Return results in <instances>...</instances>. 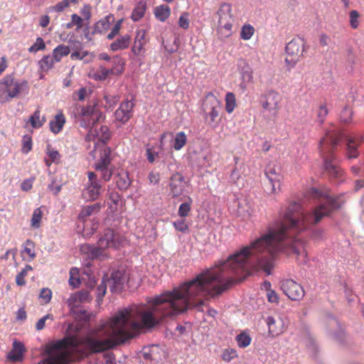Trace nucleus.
Wrapping results in <instances>:
<instances>
[{
    "label": "nucleus",
    "instance_id": "1",
    "mask_svg": "<svg viewBox=\"0 0 364 364\" xmlns=\"http://www.w3.org/2000/svg\"><path fill=\"white\" fill-rule=\"evenodd\" d=\"M323 218V201L311 213H305L299 203H291L283 218L270 225L266 233L226 260L152 297L147 305L119 311L99 326L92 336L66 337L48 344L46 348L48 357L38 364H67L72 353H97L124 343L132 337L131 329L152 328L188 310L203 311L208 301L220 296L235 282L230 274L242 275L244 279L252 271L262 270L269 275L282 252L295 254L301 262L306 263L304 242L295 235Z\"/></svg>",
    "mask_w": 364,
    "mask_h": 364
},
{
    "label": "nucleus",
    "instance_id": "2",
    "mask_svg": "<svg viewBox=\"0 0 364 364\" xmlns=\"http://www.w3.org/2000/svg\"><path fill=\"white\" fill-rule=\"evenodd\" d=\"M344 138L347 140L348 157L349 159L358 157V151L357 149L364 141L362 134H356L347 136L344 134L343 129H335L328 131L319 144L320 151L324 160L325 170L331 177L334 178H341L343 175V171L333 156V151Z\"/></svg>",
    "mask_w": 364,
    "mask_h": 364
},
{
    "label": "nucleus",
    "instance_id": "3",
    "mask_svg": "<svg viewBox=\"0 0 364 364\" xmlns=\"http://www.w3.org/2000/svg\"><path fill=\"white\" fill-rule=\"evenodd\" d=\"M122 243L121 236L113 230L107 229L100 236L97 246L84 245L81 246V252L86 253L91 258H97L103 255V251L107 248H117Z\"/></svg>",
    "mask_w": 364,
    "mask_h": 364
},
{
    "label": "nucleus",
    "instance_id": "4",
    "mask_svg": "<svg viewBox=\"0 0 364 364\" xmlns=\"http://www.w3.org/2000/svg\"><path fill=\"white\" fill-rule=\"evenodd\" d=\"M28 89L26 80L19 81L12 75H7L0 80V103H5L17 97Z\"/></svg>",
    "mask_w": 364,
    "mask_h": 364
},
{
    "label": "nucleus",
    "instance_id": "5",
    "mask_svg": "<svg viewBox=\"0 0 364 364\" xmlns=\"http://www.w3.org/2000/svg\"><path fill=\"white\" fill-rule=\"evenodd\" d=\"M218 16L217 33L221 40L229 38L232 33L233 15L230 4L223 3L217 12Z\"/></svg>",
    "mask_w": 364,
    "mask_h": 364
},
{
    "label": "nucleus",
    "instance_id": "6",
    "mask_svg": "<svg viewBox=\"0 0 364 364\" xmlns=\"http://www.w3.org/2000/svg\"><path fill=\"white\" fill-rule=\"evenodd\" d=\"M202 109L207 124L213 128L218 127L220 122L219 117L221 110L220 101L213 94L210 93L205 96Z\"/></svg>",
    "mask_w": 364,
    "mask_h": 364
},
{
    "label": "nucleus",
    "instance_id": "7",
    "mask_svg": "<svg viewBox=\"0 0 364 364\" xmlns=\"http://www.w3.org/2000/svg\"><path fill=\"white\" fill-rule=\"evenodd\" d=\"M285 63L289 68H294L304 57L306 52V43L304 38L295 37L285 46Z\"/></svg>",
    "mask_w": 364,
    "mask_h": 364
},
{
    "label": "nucleus",
    "instance_id": "8",
    "mask_svg": "<svg viewBox=\"0 0 364 364\" xmlns=\"http://www.w3.org/2000/svg\"><path fill=\"white\" fill-rule=\"evenodd\" d=\"M79 114L80 116V126L85 128L95 125L103 118L102 112L100 109L97 103L82 107Z\"/></svg>",
    "mask_w": 364,
    "mask_h": 364
},
{
    "label": "nucleus",
    "instance_id": "9",
    "mask_svg": "<svg viewBox=\"0 0 364 364\" xmlns=\"http://www.w3.org/2000/svg\"><path fill=\"white\" fill-rule=\"evenodd\" d=\"M281 101L282 97L277 92L269 90L262 97V107L269 114L276 117L280 108Z\"/></svg>",
    "mask_w": 364,
    "mask_h": 364
},
{
    "label": "nucleus",
    "instance_id": "10",
    "mask_svg": "<svg viewBox=\"0 0 364 364\" xmlns=\"http://www.w3.org/2000/svg\"><path fill=\"white\" fill-rule=\"evenodd\" d=\"M88 181L83 191L84 197L90 200H95L99 198L101 194L102 184L97 178V176L92 171L87 173Z\"/></svg>",
    "mask_w": 364,
    "mask_h": 364
},
{
    "label": "nucleus",
    "instance_id": "11",
    "mask_svg": "<svg viewBox=\"0 0 364 364\" xmlns=\"http://www.w3.org/2000/svg\"><path fill=\"white\" fill-rule=\"evenodd\" d=\"M237 70L240 74V89L245 92L247 85L253 82V70L248 62L244 58H240L237 61Z\"/></svg>",
    "mask_w": 364,
    "mask_h": 364
},
{
    "label": "nucleus",
    "instance_id": "12",
    "mask_svg": "<svg viewBox=\"0 0 364 364\" xmlns=\"http://www.w3.org/2000/svg\"><path fill=\"white\" fill-rule=\"evenodd\" d=\"M281 289L284 294L293 301H300L305 295V291L302 286L293 279L282 281Z\"/></svg>",
    "mask_w": 364,
    "mask_h": 364
},
{
    "label": "nucleus",
    "instance_id": "13",
    "mask_svg": "<svg viewBox=\"0 0 364 364\" xmlns=\"http://www.w3.org/2000/svg\"><path fill=\"white\" fill-rule=\"evenodd\" d=\"M113 63L117 66L107 69L105 67H100L95 73V78L99 80H105L109 75H120L123 72L124 63L119 58L114 60Z\"/></svg>",
    "mask_w": 364,
    "mask_h": 364
},
{
    "label": "nucleus",
    "instance_id": "14",
    "mask_svg": "<svg viewBox=\"0 0 364 364\" xmlns=\"http://www.w3.org/2000/svg\"><path fill=\"white\" fill-rule=\"evenodd\" d=\"M266 323L269 333L274 337L282 334L287 328L284 319L279 316H268Z\"/></svg>",
    "mask_w": 364,
    "mask_h": 364
},
{
    "label": "nucleus",
    "instance_id": "15",
    "mask_svg": "<svg viewBox=\"0 0 364 364\" xmlns=\"http://www.w3.org/2000/svg\"><path fill=\"white\" fill-rule=\"evenodd\" d=\"M186 187L184 177L179 173L172 175L170 180V191L173 198L181 196Z\"/></svg>",
    "mask_w": 364,
    "mask_h": 364
},
{
    "label": "nucleus",
    "instance_id": "16",
    "mask_svg": "<svg viewBox=\"0 0 364 364\" xmlns=\"http://www.w3.org/2000/svg\"><path fill=\"white\" fill-rule=\"evenodd\" d=\"M134 103L131 100H124L115 111L114 116L117 121L126 123L132 117Z\"/></svg>",
    "mask_w": 364,
    "mask_h": 364
},
{
    "label": "nucleus",
    "instance_id": "17",
    "mask_svg": "<svg viewBox=\"0 0 364 364\" xmlns=\"http://www.w3.org/2000/svg\"><path fill=\"white\" fill-rule=\"evenodd\" d=\"M265 176L269 181L270 193H277L280 191L282 176L276 171L274 168L269 167L266 169Z\"/></svg>",
    "mask_w": 364,
    "mask_h": 364
},
{
    "label": "nucleus",
    "instance_id": "18",
    "mask_svg": "<svg viewBox=\"0 0 364 364\" xmlns=\"http://www.w3.org/2000/svg\"><path fill=\"white\" fill-rule=\"evenodd\" d=\"M92 299L90 294L87 291H80L70 295L68 299V305L72 309L78 308L85 302H89Z\"/></svg>",
    "mask_w": 364,
    "mask_h": 364
},
{
    "label": "nucleus",
    "instance_id": "19",
    "mask_svg": "<svg viewBox=\"0 0 364 364\" xmlns=\"http://www.w3.org/2000/svg\"><path fill=\"white\" fill-rule=\"evenodd\" d=\"M148 43L146 38V31L144 29L137 30L134 38V43L132 47V53L138 56L143 50L144 46Z\"/></svg>",
    "mask_w": 364,
    "mask_h": 364
},
{
    "label": "nucleus",
    "instance_id": "20",
    "mask_svg": "<svg viewBox=\"0 0 364 364\" xmlns=\"http://www.w3.org/2000/svg\"><path fill=\"white\" fill-rule=\"evenodd\" d=\"M26 349L24 345L18 341H14L12 345L11 350L8 353V360L14 362L22 360Z\"/></svg>",
    "mask_w": 364,
    "mask_h": 364
},
{
    "label": "nucleus",
    "instance_id": "21",
    "mask_svg": "<svg viewBox=\"0 0 364 364\" xmlns=\"http://www.w3.org/2000/svg\"><path fill=\"white\" fill-rule=\"evenodd\" d=\"M126 277L124 274L121 271H115L112 272L111 278L108 280L112 284V291H121L124 287Z\"/></svg>",
    "mask_w": 364,
    "mask_h": 364
},
{
    "label": "nucleus",
    "instance_id": "22",
    "mask_svg": "<svg viewBox=\"0 0 364 364\" xmlns=\"http://www.w3.org/2000/svg\"><path fill=\"white\" fill-rule=\"evenodd\" d=\"M114 21V18L112 15L106 16L95 24L93 33L102 34L107 32Z\"/></svg>",
    "mask_w": 364,
    "mask_h": 364
},
{
    "label": "nucleus",
    "instance_id": "23",
    "mask_svg": "<svg viewBox=\"0 0 364 364\" xmlns=\"http://www.w3.org/2000/svg\"><path fill=\"white\" fill-rule=\"evenodd\" d=\"M22 259L27 262L33 261L36 254L35 252V243L30 239L26 240L23 245V250L21 251Z\"/></svg>",
    "mask_w": 364,
    "mask_h": 364
},
{
    "label": "nucleus",
    "instance_id": "24",
    "mask_svg": "<svg viewBox=\"0 0 364 364\" xmlns=\"http://www.w3.org/2000/svg\"><path fill=\"white\" fill-rule=\"evenodd\" d=\"M66 119L62 111H60L54 117L53 119L50 121L49 127L50 130L55 134L60 133L65 124Z\"/></svg>",
    "mask_w": 364,
    "mask_h": 364
},
{
    "label": "nucleus",
    "instance_id": "25",
    "mask_svg": "<svg viewBox=\"0 0 364 364\" xmlns=\"http://www.w3.org/2000/svg\"><path fill=\"white\" fill-rule=\"evenodd\" d=\"M154 15L157 20L164 22L171 16V9L166 4L157 6L154 9Z\"/></svg>",
    "mask_w": 364,
    "mask_h": 364
},
{
    "label": "nucleus",
    "instance_id": "26",
    "mask_svg": "<svg viewBox=\"0 0 364 364\" xmlns=\"http://www.w3.org/2000/svg\"><path fill=\"white\" fill-rule=\"evenodd\" d=\"M130 42L131 36L126 34L112 43L110 44V49L112 51L127 49L129 46Z\"/></svg>",
    "mask_w": 364,
    "mask_h": 364
},
{
    "label": "nucleus",
    "instance_id": "27",
    "mask_svg": "<svg viewBox=\"0 0 364 364\" xmlns=\"http://www.w3.org/2000/svg\"><path fill=\"white\" fill-rule=\"evenodd\" d=\"M110 155V148L105 147L100 154V159L98 160L97 163H96L95 165V168L109 167L112 161Z\"/></svg>",
    "mask_w": 364,
    "mask_h": 364
},
{
    "label": "nucleus",
    "instance_id": "28",
    "mask_svg": "<svg viewBox=\"0 0 364 364\" xmlns=\"http://www.w3.org/2000/svg\"><path fill=\"white\" fill-rule=\"evenodd\" d=\"M146 3L144 1H139L134 6L131 15V18L133 21H139L141 19L146 10Z\"/></svg>",
    "mask_w": 364,
    "mask_h": 364
},
{
    "label": "nucleus",
    "instance_id": "29",
    "mask_svg": "<svg viewBox=\"0 0 364 364\" xmlns=\"http://www.w3.org/2000/svg\"><path fill=\"white\" fill-rule=\"evenodd\" d=\"M46 121V117L41 116V111L39 109H38L29 117L28 123L31 124L32 128L38 129L41 128L45 124Z\"/></svg>",
    "mask_w": 364,
    "mask_h": 364
},
{
    "label": "nucleus",
    "instance_id": "30",
    "mask_svg": "<svg viewBox=\"0 0 364 364\" xmlns=\"http://www.w3.org/2000/svg\"><path fill=\"white\" fill-rule=\"evenodd\" d=\"M46 154L48 159H45L44 161L47 166H50L53 163H58L60 161V155L59 152L54 149L50 144L46 146Z\"/></svg>",
    "mask_w": 364,
    "mask_h": 364
},
{
    "label": "nucleus",
    "instance_id": "31",
    "mask_svg": "<svg viewBox=\"0 0 364 364\" xmlns=\"http://www.w3.org/2000/svg\"><path fill=\"white\" fill-rule=\"evenodd\" d=\"M70 53V48L65 45H59L53 50V57L56 63L60 62L61 59Z\"/></svg>",
    "mask_w": 364,
    "mask_h": 364
},
{
    "label": "nucleus",
    "instance_id": "32",
    "mask_svg": "<svg viewBox=\"0 0 364 364\" xmlns=\"http://www.w3.org/2000/svg\"><path fill=\"white\" fill-rule=\"evenodd\" d=\"M72 60H84L85 63L90 62L93 58V55L87 50H77L70 55Z\"/></svg>",
    "mask_w": 364,
    "mask_h": 364
},
{
    "label": "nucleus",
    "instance_id": "33",
    "mask_svg": "<svg viewBox=\"0 0 364 364\" xmlns=\"http://www.w3.org/2000/svg\"><path fill=\"white\" fill-rule=\"evenodd\" d=\"M80 0H62L55 5L49 7L48 10L50 12H62L68 8L70 4H77Z\"/></svg>",
    "mask_w": 364,
    "mask_h": 364
},
{
    "label": "nucleus",
    "instance_id": "34",
    "mask_svg": "<svg viewBox=\"0 0 364 364\" xmlns=\"http://www.w3.org/2000/svg\"><path fill=\"white\" fill-rule=\"evenodd\" d=\"M117 186L120 190H126L131 185V180L127 172L120 173L117 176Z\"/></svg>",
    "mask_w": 364,
    "mask_h": 364
},
{
    "label": "nucleus",
    "instance_id": "35",
    "mask_svg": "<svg viewBox=\"0 0 364 364\" xmlns=\"http://www.w3.org/2000/svg\"><path fill=\"white\" fill-rule=\"evenodd\" d=\"M187 142V136L183 132L177 133L173 140V147L176 151L181 150Z\"/></svg>",
    "mask_w": 364,
    "mask_h": 364
},
{
    "label": "nucleus",
    "instance_id": "36",
    "mask_svg": "<svg viewBox=\"0 0 364 364\" xmlns=\"http://www.w3.org/2000/svg\"><path fill=\"white\" fill-rule=\"evenodd\" d=\"M101 208L100 203H95L90 205L85 206L80 212V218H84L91 215L93 213H98Z\"/></svg>",
    "mask_w": 364,
    "mask_h": 364
},
{
    "label": "nucleus",
    "instance_id": "37",
    "mask_svg": "<svg viewBox=\"0 0 364 364\" xmlns=\"http://www.w3.org/2000/svg\"><path fill=\"white\" fill-rule=\"evenodd\" d=\"M33 270V267L26 264L25 267L16 276V283L18 286L22 287L26 284L25 277L27 276L28 272Z\"/></svg>",
    "mask_w": 364,
    "mask_h": 364
},
{
    "label": "nucleus",
    "instance_id": "38",
    "mask_svg": "<svg viewBox=\"0 0 364 364\" xmlns=\"http://www.w3.org/2000/svg\"><path fill=\"white\" fill-rule=\"evenodd\" d=\"M236 107L235 96L232 92H228L225 95V110L231 114Z\"/></svg>",
    "mask_w": 364,
    "mask_h": 364
},
{
    "label": "nucleus",
    "instance_id": "39",
    "mask_svg": "<svg viewBox=\"0 0 364 364\" xmlns=\"http://www.w3.org/2000/svg\"><path fill=\"white\" fill-rule=\"evenodd\" d=\"M255 28L250 24H245L241 28L240 38L244 41L250 40L255 34Z\"/></svg>",
    "mask_w": 364,
    "mask_h": 364
},
{
    "label": "nucleus",
    "instance_id": "40",
    "mask_svg": "<svg viewBox=\"0 0 364 364\" xmlns=\"http://www.w3.org/2000/svg\"><path fill=\"white\" fill-rule=\"evenodd\" d=\"M236 341L240 348H246L250 345L252 338L247 333L242 332L236 336Z\"/></svg>",
    "mask_w": 364,
    "mask_h": 364
},
{
    "label": "nucleus",
    "instance_id": "41",
    "mask_svg": "<svg viewBox=\"0 0 364 364\" xmlns=\"http://www.w3.org/2000/svg\"><path fill=\"white\" fill-rule=\"evenodd\" d=\"M43 218V212L40 208H36L33 210L32 218L31 221V225L32 228L37 229L41 226V221Z\"/></svg>",
    "mask_w": 364,
    "mask_h": 364
},
{
    "label": "nucleus",
    "instance_id": "42",
    "mask_svg": "<svg viewBox=\"0 0 364 364\" xmlns=\"http://www.w3.org/2000/svg\"><path fill=\"white\" fill-rule=\"evenodd\" d=\"M188 201L183 203L180 205L178 208V215L181 218L187 217L191 211V204H192V199L188 197Z\"/></svg>",
    "mask_w": 364,
    "mask_h": 364
},
{
    "label": "nucleus",
    "instance_id": "43",
    "mask_svg": "<svg viewBox=\"0 0 364 364\" xmlns=\"http://www.w3.org/2000/svg\"><path fill=\"white\" fill-rule=\"evenodd\" d=\"M79 272L77 268L73 267L70 270L69 284L73 288H77L80 284Z\"/></svg>",
    "mask_w": 364,
    "mask_h": 364
},
{
    "label": "nucleus",
    "instance_id": "44",
    "mask_svg": "<svg viewBox=\"0 0 364 364\" xmlns=\"http://www.w3.org/2000/svg\"><path fill=\"white\" fill-rule=\"evenodd\" d=\"M96 136L99 141L106 143L111 136V133L107 126H102L100 130L97 132Z\"/></svg>",
    "mask_w": 364,
    "mask_h": 364
},
{
    "label": "nucleus",
    "instance_id": "45",
    "mask_svg": "<svg viewBox=\"0 0 364 364\" xmlns=\"http://www.w3.org/2000/svg\"><path fill=\"white\" fill-rule=\"evenodd\" d=\"M238 355L236 350L233 348H226L223 351L221 358L226 363L230 362L232 360L237 358Z\"/></svg>",
    "mask_w": 364,
    "mask_h": 364
},
{
    "label": "nucleus",
    "instance_id": "46",
    "mask_svg": "<svg viewBox=\"0 0 364 364\" xmlns=\"http://www.w3.org/2000/svg\"><path fill=\"white\" fill-rule=\"evenodd\" d=\"M33 141L32 137L29 135H25L22 139L21 152L27 154L32 150Z\"/></svg>",
    "mask_w": 364,
    "mask_h": 364
},
{
    "label": "nucleus",
    "instance_id": "47",
    "mask_svg": "<svg viewBox=\"0 0 364 364\" xmlns=\"http://www.w3.org/2000/svg\"><path fill=\"white\" fill-rule=\"evenodd\" d=\"M46 49V44L42 38L38 37L36 38V42L28 48V52L36 53L38 51L43 50Z\"/></svg>",
    "mask_w": 364,
    "mask_h": 364
},
{
    "label": "nucleus",
    "instance_id": "48",
    "mask_svg": "<svg viewBox=\"0 0 364 364\" xmlns=\"http://www.w3.org/2000/svg\"><path fill=\"white\" fill-rule=\"evenodd\" d=\"M360 14L356 10H352L349 13L350 26L353 29H357L360 25Z\"/></svg>",
    "mask_w": 364,
    "mask_h": 364
},
{
    "label": "nucleus",
    "instance_id": "49",
    "mask_svg": "<svg viewBox=\"0 0 364 364\" xmlns=\"http://www.w3.org/2000/svg\"><path fill=\"white\" fill-rule=\"evenodd\" d=\"M352 117H353V111L352 109L348 107H346L342 110L340 116V119L341 122L344 124H349L352 122Z\"/></svg>",
    "mask_w": 364,
    "mask_h": 364
},
{
    "label": "nucleus",
    "instance_id": "50",
    "mask_svg": "<svg viewBox=\"0 0 364 364\" xmlns=\"http://www.w3.org/2000/svg\"><path fill=\"white\" fill-rule=\"evenodd\" d=\"M55 63L56 62L53 56L46 55L40 61V65L43 70H48L53 67Z\"/></svg>",
    "mask_w": 364,
    "mask_h": 364
},
{
    "label": "nucleus",
    "instance_id": "51",
    "mask_svg": "<svg viewBox=\"0 0 364 364\" xmlns=\"http://www.w3.org/2000/svg\"><path fill=\"white\" fill-rule=\"evenodd\" d=\"M96 171H100V176L105 181H109L112 176L113 170L109 167H105L101 168H95Z\"/></svg>",
    "mask_w": 364,
    "mask_h": 364
},
{
    "label": "nucleus",
    "instance_id": "52",
    "mask_svg": "<svg viewBox=\"0 0 364 364\" xmlns=\"http://www.w3.org/2000/svg\"><path fill=\"white\" fill-rule=\"evenodd\" d=\"M178 26L186 30L189 28V14L188 12H183L179 17Z\"/></svg>",
    "mask_w": 364,
    "mask_h": 364
},
{
    "label": "nucleus",
    "instance_id": "53",
    "mask_svg": "<svg viewBox=\"0 0 364 364\" xmlns=\"http://www.w3.org/2000/svg\"><path fill=\"white\" fill-rule=\"evenodd\" d=\"M174 228L179 232H184L188 229V225L184 219H179L173 223Z\"/></svg>",
    "mask_w": 364,
    "mask_h": 364
},
{
    "label": "nucleus",
    "instance_id": "54",
    "mask_svg": "<svg viewBox=\"0 0 364 364\" xmlns=\"http://www.w3.org/2000/svg\"><path fill=\"white\" fill-rule=\"evenodd\" d=\"M39 296L45 304H48L51 299L52 291L48 288H43L41 289Z\"/></svg>",
    "mask_w": 364,
    "mask_h": 364
},
{
    "label": "nucleus",
    "instance_id": "55",
    "mask_svg": "<svg viewBox=\"0 0 364 364\" xmlns=\"http://www.w3.org/2000/svg\"><path fill=\"white\" fill-rule=\"evenodd\" d=\"M146 154L147 160L151 164L154 163L156 158L159 157V154L155 151L154 147L147 148L146 150Z\"/></svg>",
    "mask_w": 364,
    "mask_h": 364
},
{
    "label": "nucleus",
    "instance_id": "56",
    "mask_svg": "<svg viewBox=\"0 0 364 364\" xmlns=\"http://www.w3.org/2000/svg\"><path fill=\"white\" fill-rule=\"evenodd\" d=\"M328 114V109L326 105H320L318 110V120L319 121L320 124H323L326 117Z\"/></svg>",
    "mask_w": 364,
    "mask_h": 364
},
{
    "label": "nucleus",
    "instance_id": "57",
    "mask_svg": "<svg viewBox=\"0 0 364 364\" xmlns=\"http://www.w3.org/2000/svg\"><path fill=\"white\" fill-rule=\"evenodd\" d=\"M107 290V284L105 281L102 280L100 284L97 287V300L101 301L102 297L105 295Z\"/></svg>",
    "mask_w": 364,
    "mask_h": 364
},
{
    "label": "nucleus",
    "instance_id": "58",
    "mask_svg": "<svg viewBox=\"0 0 364 364\" xmlns=\"http://www.w3.org/2000/svg\"><path fill=\"white\" fill-rule=\"evenodd\" d=\"M122 22V20H119L115 23V25L112 28L111 32L107 35V38L109 40L113 39L117 35H118V33H119V31L121 29Z\"/></svg>",
    "mask_w": 364,
    "mask_h": 364
},
{
    "label": "nucleus",
    "instance_id": "59",
    "mask_svg": "<svg viewBox=\"0 0 364 364\" xmlns=\"http://www.w3.org/2000/svg\"><path fill=\"white\" fill-rule=\"evenodd\" d=\"M80 14L83 20L90 21L91 18V7L90 5H84L80 9Z\"/></svg>",
    "mask_w": 364,
    "mask_h": 364
},
{
    "label": "nucleus",
    "instance_id": "60",
    "mask_svg": "<svg viewBox=\"0 0 364 364\" xmlns=\"http://www.w3.org/2000/svg\"><path fill=\"white\" fill-rule=\"evenodd\" d=\"M83 18L76 14H73L71 15V21L74 26H77V30H79L83 26Z\"/></svg>",
    "mask_w": 364,
    "mask_h": 364
},
{
    "label": "nucleus",
    "instance_id": "61",
    "mask_svg": "<svg viewBox=\"0 0 364 364\" xmlns=\"http://www.w3.org/2000/svg\"><path fill=\"white\" fill-rule=\"evenodd\" d=\"M159 349L158 346H153L151 348H149L144 352V357L146 359H150V360H156V358L154 356V353L155 351H156Z\"/></svg>",
    "mask_w": 364,
    "mask_h": 364
},
{
    "label": "nucleus",
    "instance_id": "62",
    "mask_svg": "<svg viewBox=\"0 0 364 364\" xmlns=\"http://www.w3.org/2000/svg\"><path fill=\"white\" fill-rule=\"evenodd\" d=\"M47 319L53 320V317L51 314H47L41 319L38 320V321L36 323V328L38 331H41L45 327V323Z\"/></svg>",
    "mask_w": 364,
    "mask_h": 364
},
{
    "label": "nucleus",
    "instance_id": "63",
    "mask_svg": "<svg viewBox=\"0 0 364 364\" xmlns=\"http://www.w3.org/2000/svg\"><path fill=\"white\" fill-rule=\"evenodd\" d=\"M267 296L268 301L271 303L277 304L279 302V296L276 291L272 289H267Z\"/></svg>",
    "mask_w": 364,
    "mask_h": 364
},
{
    "label": "nucleus",
    "instance_id": "64",
    "mask_svg": "<svg viewBox=\"0 0 364 364\" xmlns=\"http://www.w3.org/2000/svg\"><path fill=\"white\" fill-rule=\"evenodd\" d=\"M48 189L50 192L53 193V195L57 196L62 189V185L55 184V181H53L48 186Z\"/></svg>",
    "mask_w": 364,
    "mask_h": 364
}]
</instances>
